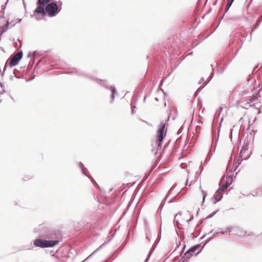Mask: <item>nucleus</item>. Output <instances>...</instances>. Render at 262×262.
<instances>
[{
	"label": "nucleus",
	"mask_w": 262,
	"mask_h": 262,
	"mask_svg": "<svg viewBox=\"0 0 262 262\" xmlns=\"http://www.w3.org/2000/svg\"><path fill=\"white\" fill-rule=\"evenodd\" d=\"M11 26L9 28L13 27L15 25V23L12 24V22H11Z\"/></svg>",
	"instance_id": "bf43d9fd"
},
{
	"label": "nucleus",
	"mask_w": 262,
	"mask_h": 262,
	"mask_svg": "<svg viewBox=\"0 0 262 262\" xmlns=\"http://www.w3.org/2000/svg\"><path fill=\"white\" fill-rule=\"evenodd\" d=\"M43 9L44 8L42 6H41L40 5H38V6L34 11V15H35V14H41L42 12L43 11Z\"/></svg>",
	"instance_id": "f3484780"
},
{
	"label": "nucleus",
	"mask_w": 262,
	"mask_h": 262,
	"mask_svg": "<svg viewBox=\"0 0 262 262\" xmlns=\"http://www.w3.org/2000/svg\"><path fill=\"white\" fill-rule=\"evenodd\" d=\"M218 211H219V210H217L213 212L212 213H211V214L208 215L206 217H205L204 219V220H207V219H209L212 217Z\"/></svg>",
	"instance_id": "cd10ccee"
},
{
	"label": "nucleus",
	"mask_w": 262,
	"mask_h": 262,
	"mask_svg": "<svg viewBox=\"0 0 262 262\" xmlns=\"http://www.w3.org/2000/svg\"><path fill=\"white\" fill-rule=\"evenodd\" d=\"M34 232L39 234V237L41 238L33 240L35 247L40 248H53L59 243L56 232L51 230L44 224L39 225L34 229Z\"/></svg>",
	"instance_id": "f257e3e1"
},
{
	"label": "nucleus",
	"mask_w": 262,
	"mask_h": 262,
	"mask_svg": "<svg viewBox=\"0 0 262 262\" xmlns=\"http://www.w3.org/2000/svg\"><path fill=\"white\" fill-rule=\"evenodd\" d=\"M204 81V78L203 77H202L200 80H199L198 83L200 84L202 83Z\"/></svg>",
	"instance_id": "a18cd8bd"
},
{
	"label": "nucleus",
	"mask_w": 262,
	"mask_h": 262,
	"mask_svg": "<svg viewBox=\"0 0 262 262\" xmlns=\"http://www.w3.org/2000/svg\"><path fill=\"white\" fill-rule=\"evenodd\" d=\"M191 234V235H192V238L193 239L195 238L198 236V235H194L193 233H192Z\"/></svg>",
	"instance_id": "864d4df0"
},
{
	"label": "nucleus",
	"mask_w": 262,
	"mask_h": 262,
	"mask_svg": "<svg viewBox=\"0 0 262 262\" xmlns=\"http://www.w3.org/2000/svg\"><path fill=\"white\" fill-rule=\"evenodd\" d=\"M180 244H181V243H180V242H179V245L174 249V250L173 251V252L172 253H173L177 250V247H178L180 245Z\"/></svg>",
	"instance_id": "6e6d98bb"
},
{
	"label": "nucleus",
	"mask_w": 262,
	"mask_h": 262,
	"mask_svg": "<svg viewBox=\"0 0 262 262\" xmlns=\"http://www.w3.org/2000/svg\"><path fill=\"white\" fill-rule=\"evenodd\" d=\"M245 234H247L248 236L254 235H255L253 232H250V233L247 234V231L245 232Z\"/></svg>",
	"instance_id": "49530a36"
},
{
	"label": "nucleus",
	"mask_w": 262,
	"mask_h": 262,
	"mask_svg": "<svg viewBox=\"0 0 262 262\" xmlns=\"http://www.w3.org/2000/svg\"><path fill=\"white\" fill-rule=\"evenodd\" d=\"M165 126L166 122L165 123L161 122L158 129L156 144L158 146H161L162 143L166 136V130L165 129Z\"/></svg>",
	"instance_id": "f03ea898"
},
{
	"label": "nucleus",
	"mask_w": 262,
	"mask_h": 262,
	"mask_svg": "<svg viewBox=\"0 0 262 262\" xmlns=\"http://www.w3.org/2000/svg\"><path fill=\"white\" fill-rule=\"evenodd\" d=\"M223 106L221 105L218 110L216 111V112L215 113V115H217L218 117L220 116V113L222 112L223 110Z\"/></svg>",
	"instance_id": "c756f323"
},
{
	"label": "nucleus",
	"mask_w": 262,
	"mask_h": 262,
	"mask_svg": "<svg viewBox=\"0 0 262 262\" xmlns=\"http://www.w3.org/2000/svg\"><path fill=\"white\" fill-rule=\"evenodd\" d=\"M177 198V196L173 197L172 199H170L169 201H168V203H172Z\"/></svg>",
	"instance_id": "ea45409f"
},
{
	"label": "nucleus",
	"mask_w": 262,
	"mask_h": 262,
	"mask_svg": "<svg viewBox=\"0 0 262 262\" xmlns=\"http://www.w3.org/2000/svg\"><path fill=\"white\" fill-rule=\"evenodd\" d=\"M41 14L42 15V16L43 17L44 16H46V15H47V13H46V12L45 11V9H43V11L42 12V13H41Z\"/></svg>",
	"instance_id": "79ce46f5"
},
{
	"label": "nucleus",
	"mask_w": 262,
	"mask_h": 262,
	"mask_svg": "<svg viewBox=\"0 0 262 262\" xmlns=\"http://www.w3.org/2000/svg\"><path fill=\"white\" fill-rule=\"evenodd\" d=\"M247 81L248 83L253 84L256 82V79L255 77H253V72L251 74H249L248 77L247 78Z\"/></svg>",
	"instance_id": "4468645a"
},
{
	"label": "nucleus",
	"mask_w": 262,
	"mask_h": 262,
	"mask_svg": "<svg viewBox=\"0 0 262 262\" xmlns=\"http://www.w3.org/2000/svg\"><path fill=\"white\" fill-rule=\"evenodd\" d=\"M70 73H71V74L75 73L77 75H78V76H82V77H85V78L92 79V80L96 81L97 83H99V82H100L101 81H103V82L105 81V80H101L100 79L94 78V77L90 76L88 74L85 73V72H84L82 70H79V69H75V68L74 69V72H71Z\"/></svg>",
	"instance_id": "20e7f679"
},
{
	"label": "nucleus",
	"mask_w": 262,
	"mask_h": 262,
	"mask_svg": "<svg viewBox=\"0 0 262 262\" xmlns=\"http://www.w3.org/2000/svg\"><path fill=\"white\" fill-rule=\"evenodd\" d=\"M161 91H162V92L164 94V96H166V93L163 90H161Z\"/></svg>",
	"instance_id": "338daca9"
},
{
	"label": "nucleus",
	"mask_w": 262,
	"mask_h": 262,
	"mask_svg": "<svg viewBox=\"0 0 262 262\" xmlns=\"http://www.w3.org/2000/svg\"><path fill=\"white\" fill-rule=\"evenodd\" d=\"M200 174H201V172H199L196 171L195 173V177H196L197 175H200Z\"/></svg>",
	"instance_id": "680f3d73"
},
{
	"label": "nucleus",
	"mask_w": 262,
	"mask_h": 262,
	"mask_svg": "<svg viewBox=\"0 0 262 262\" xmlns=\"http://www.w3.org/2000/svg\"><path fill=\"white\" fill-rule=\"evenodd\" d=\"M31 56V52H29L28 53V55L27 56L28 57H30V56Z\"/></svg>",
	"instance_id": "69168bd1"
},
{
	"label": "nucleus",
	"mask_w": 262,
	"mask_h": 262,
	"mask_svg": "<svg viewBox=\"0 0 262 262\" xmlns=\"http://www.w3.org/2000/svg\"><path fill=\"white\" fill-rule=\"evenodd\" d=\"M222 120H223V117L221 118V122H222ZM221 127V122H220L217 126V133L216 136H215L214 135V128L213 127V124H212L211 133H212V141H213L214 138H215V145L214 147V150H215V147L217 145V143L218 140H219V137Z\"/></svg>",
	"instance_id": "39448f33"
},
{
	"label": "nucleus",
	"mask_w": 262,
	"mask_h": 262,
	"mask_svg": "<svg viewBox=\"0 0 262 262\" xmlns=\"http://www.w3.org/2000/svg\"><path fill=\"white\" fill-rule=\"evenodd\" d=\"M114 256V257L113 258H112V259H114L117 256V254H116L115 253H113L112 255L110 256V257L109 258H111V257H112Z\"/></svg>",
	"instance_id": "c03bdc74"
},
{
	"label": "nucleus",
	"mask_w": 262,
	"mask_h": 262,
	"mask_svg": "<svg viewBox=\"0 0 262 262\" xmlns=\"http://www.w3.org/2000/svg\"><path fill=\"white\" fill-rule=\"evenodd\" d=\"M34 79V77H31V78H30L29 79H26V81H27V82H28V81H30L32 80H33V79Z\"/></svg>",
	"instance_id": "de8ad7c7"
},
{
	"label": "nucleus",
	"mask_w": 262,
	"mask_h": 262,
	"mask_svg": "<svg viewBox=\"0 0 262 262\" xmlns=\"http://www.w3.org/2000/svg\"><path fill=\"white\" fill-rule=\"evenodd\" d=\"M233 228V227L232 226H228L226 227V230L228 231L229 234L230 233H231L232 231V229Z\"/></svg>",
	"instance_id": "72a5a7b5"
},
{
	"label": "nucleus",
	"mask_w": 262,
	"mask_h": 262,
	"mask_svg": "<svg viewBox=\"0 0 262 262\" xmlns=\"http://www.w3.org/2000/svg\"><path fill=\"white\" fill-rule=\"evenodd\" d=\"M212 155V151H211V150L209 151V153H208V156L210 157L211 155Z\"/></svg>",
	"instance_id": "4d7b16f0"
},
{
	"label": "nucleus",
	"mask_w": 262,
	"mask_h": 262,
	"mask_svg": "<svg viewBox=\"0 0 262 262\" xmlns=\"http://www.w3.org/2000/svg\"><path fill=\"white\" fill-rule=\"evenodd\" d=\"M220 234V232H219V231L217 232H214L212 235L211 236H210L209 238H208L207 239V241L205 242V244L203 246V247H202V248L201 249V250L200 251H199L196 253V255L199 254L203 250V249L204 248V246H205V245L207 243V242L208 241H209L210 240L211 238H212V237L215 236H217L218 235H219Z\"/></svg>",
	"instance_id": "ddd939ff"
},
{
	"label": "nucleus",
	"mask_w": 262,
	"mask_h": 262,
	"mask_svg": "<svg viewBox=\"0 0 262 262\" xmlns=\"http://www.w3.org/2000/svg\"><path fill=\"white\" fill-rule=\"evenodd\" d=\"M178 216H181V212H179V213H178L174 216V220H173V223H176L177 224V226H178V225L180 224V223L179 222V220L178 219H177V217ZM178 229H180L179 227L178 226L177 227Z\"/></svg>",
	"instance_id": "412c9836"
},
{
	"label": "nucleus",
	"mask_w": 262,
	"mask_h": 262,
	"mask_svg": "<svg viewBox=\"0 0 262 262\" xmlns=\"http://www.w3.org/2000/svg\"><path fill=\"white\" fill-rule=\"evenodd\" d=\"M206 220H204V219H203L202 220H201L199 224H198L197 226L196 227V228L199 227L200 226H201L203 223L204 222V221H205Z\"/></svg>",
	"instance_id": "c9c22d12"
},
{
	"label": "nucleus",
	"mask_w": 262,
	"mask_h": 262,
	"mask_svg": "<svg viewBox=\"0 0 262 262\" xmlns=\"http://www.w3.org/2000/svg\"><path fill=\"white\" fill-rule=\"evenodd\" d=\"M33 247L32 246H30V247L28 248L27 249L29 250H33Z\"/></svg>",
	"instance_id": "052dcab7"
},
{
	"label": "nucleus",
	"mask_w": 262,
	"mask_h": 262,
	"mask_svg": "<svg viewBox=\"0 0 262 262\" xmlns=\"http://www.w3.org/2000/svg\"><path fill=\"white\" fill-rule=\"evenodd\" d=\"M11 26L9 28L13 27L15 25V23L12 24V22H11Z\"/></svg>",
	"instance_id": "13d9d810"
},
{
	"label": "nucleus",
	"mask_w": 262,
	"mask_h": 262,
	"mask_svg": "<svg viewBox=\"0 0 262 262\" xmlns=\"http://www.w3.org/2000/svg\"><path fill=\"white\" fill-rule=\"evenodd\" d=\"M246 150H248V149L246 148L245 147L243 146L242 149H241L239 154V158H242L243 156V155L245 154Z\"/></svg>",
	"instance_id": "393cba45"
},
{
	"label": "nucleus",
	"mask_w": 262,
	"mask_h": 262,
	"mask_svg": "<svg viewBox=\"0 0 262 262\" xmlns=\"http://www.w3.org/2000/svg\"><path fill=\"white\" fill-rule=\"evenodd\" d=\"M9 0H7L5 4L4 5H2V9L1 11V12L3 14H4L5 9V6L7 4Z\"/></svg>",
	"instance_id": "473e14b6"
},
{
	"label": "nucleus",
	"mask_w": 262,
	"mask_h": 262,
	"mask_svg": "<svg viewBox=\"0 0 262 262\" xmlns=\"http://www.w3.org/2000/svg\"><path fill=\"white\" fill-rule=\"evenodd\" d=\"M172 189H173V187H172L170 188V190H169V191H170V190H171ZM169 192H168V193H167V194L166 195V196H165V197L163 199V200L162 201L161 203L160 206V207H163V206L164 205V204H165V202H166V199H167V198L168 197V194H169Z\"/></svg>",
	"instance_id": "a878e982"
},
{
	"label": "nucleus",
	"mask_w": 262,
	"mask_h": 262,
	"mask_svg": "<svg viewBox=\"0 0 262 262\" xmlns=\"http://www.w3.org/2000/svg\"><path fill=\"white\" fill-rule=\"evenodd\" d=\"M46 8L50 17L56 16L61 10V7L58 6L57 2H52L47 4Z\"/></svg>",
	"instance_id": "7ed1b4c3"
},
{
	"label": "nucleus",
	"mask_w": 262,
	"mask_h": 262,
	"mask_svg": "<svg viewBox=\"0 0 262 262\" xmlns=\"http://www.w3.org/2000/svg\"><path fill=\"white\" fill-rule=\"evenodd\" d=\"M23 53L22 51H20L18 52L16 55L14 56V57L19 61L20 59L23 58Z\"/></svg>",
	"instance_id": "4be33fe9"
},
{
	"label": "nucleus",
	"mask_w": 262,
	"mask_h": 262,
	"mask_svg": "<svg viewBox=\"0 0 262 262\" xmlns=\"http://www.w3.org/2000/svg\"><path fill=\"white\" fill-rule=\"evenodd\" d=\"M173 262H181L180 260L179 259V256H176L174 257Z\"/></svg>",
	"instance_id": "e433bc0d"
},
{
	"label": "nucleus",
	"mask_w": 262,
	"mask_h": 262,
	"mask_svg": "<svg viewBox=\"0 0 262 262\" xmlns=\"http://www.w3.org/2000/svg\"><path fill=\"white\" fill-rule=\"evenodd\" d=\"M229 186V184L227 181H226L224 184H223L221 187L219 188L217 190H219V191L220 192L221 191H222L226 188H227Z\"/></svg>",
	"instance_id": "aec40b11"
},
{
	"label": "nucleus",
	"mask_w": 262,
	"mask_h": 262,
	"mask_svg": "<svg viewBox=\"0 0 262 262\" xmlns=\"http://www.w3.org/2000/svg\"><path fill=\"white\" fill-rule=\"evenodd\" d=\"M219 232H220V234H225V231L223 230Z\"/></svg>",
	"instance_id": "0e129e2a"
},
{
	"label": "nucleus",
	"mask_w": 262,
	"mask_h": 262,
	"mask_svg": "<svg viewBox=\"0 0 262 262\" xmlns=\"http://www.w3.org/2000/svg\"><path fill=\"white\" fill-rule=\"evenodd\" d=\"M78 165H79V167H80V168L81 169V171H82V173L86 176L87 177H88L90 180L91 181H92V182L93 183V184L94 185H95V186H97L98 187H99V186L97 184V183L96 182V181L94 180V179L90 175H88L85 172V170H86V168H85L84 167V165L81 162H79L78 163Z\"/></svg>",
	"instance_id": "0eeeda50"
},
{
	"label": "nucleus",
	"mask_w": 262,
	"mask_h": 262,
	"mask_svg": "<svg viewBox=\"0 0 262 262\" xmlns=\"http://www.w3.org/2000/svg\"><path fill=\"white\" fill-rule=\"evenodd\" d=\"M234 0H227V1L229 2V3H233Z\"/></svg>",
	"instance_id": "e2e57ef3"
},
{
	"label": "nucleus",
	"mask_w": 262,
	"mask_h": 262,
	"mask_svg": "<svg viewBox=\"0 0 262 262\" xmlns=\"http://www.w3.org/2000/svg\"><path fill=\"white\" fill-rule=\"evenodd\" d=\"M57 5L58 7H61V6L62 5V1H59L58 2H57Z\"/></svg>",
	"instance_id": "a19ab883"
},
{
	"label": "nucleus",
	"mask_w": 262,
	"mask_h": 262,
	"mask_svg": "<svg viewBox=\"0 0 262 262\" xmlns=\"http://www.w3.org/2000/svg\"><path fill=\"white\" fill-rule=\"evenodd\" d=\"M201 246V244H196L194 246H192L190 249L186 251V254H188V255H190V256H192L193 253H194L195 251L199 249Z\"/></svg>",
	"instance_id": "1a4fd4ad"
},
{
	"label": "nucleus",
	"mask_w": 262,
	"mask_h": 262,
	"mask_svg": "<svg viewBox=\"0 0 262 262\" xmlns=\"http://www.w3.org/2000/svg\"><path fill=\"white\" fill-rule=\"evenodd\" d=\"M213 77V74L212 73L210 74V75L208 78L207 80L204 82V86H205L207 84V83L211 80Z\"/></svg>",
	"instance_id": "7c9ffc66"
},
{
	"label": "nucleus",
	"mask_w": 262,
	"mask_h": 262,
	"mask_svg": "<svg viewBox=\"0 0 262 262\" xmlns=\"http://www.w3.org/2000/svg\"><path fill=\"white\" fill-rule=\"evenodd\" d=\"M35 19L37 20H39L41 19V17H39L37 16H35Z\"/></svg>",
	"instance_id": "603ef678"
},
{
	"label": "nucleus",
	"mask_w": 262,
	"mask_h": 262,
	"mask_svg": "<svg viewBox=\"0 0 262 262\" xmlns=\"http://www.w3.org/2000/svg\"><path fill=\"white\" fill-rule=\"evenodd\" d=\"M101 85L103 87H104L106 89L110 90V91H111L112 95L111 96V102H113L115 99V96L117 95V94H118L116 88L114 86L110 85L108 84H104V83L101 84Z\"/></svg>",
	"instance_id": "423d86ee"
},
{
	"label": "nucleus",
	"mask_w": 262,
	"mask_h": 262,
	"mask_svg": "<svg viewBox=\"0 0 262 262\" xmlns=\"http://www.w3.org/2000/svg\"><path fill=\"white\" fill-rule=\"evenodd\" d=\"M32 67V64H30V63L29 64L28 66V68H27V69H31Z\"/></svg>",
	"instance_id": "5fc2aeb1"
},
{
	"label": "nucleus",
	"mask_w": 262,
	"mask_h": 262,
	"mask_svg": "<svg viewBox=\"0 0 262 262\" xmlns=\"http://www.w3.org/2000/svg\"><path fill=\"white\" fill-rule=\"evenodd\" d=\"M137 100V96L136 95H134L132 97V102L131 103L130 107L133 106V109L134 110L135 108H136V106L134 104V102H136Z\"/></svg>",
	"instance_id": "bb28decb"
},
{
	"label": "nucleus",
	"mask_w": 262,
	"mask_h": 262,
	"mask_svg": "<svg viewBox=\"0 0 262 262\" xmlns=\"http://www.w3.org/2000/svg\"><path fill=\"white\" fill-rule=\"evenodd\" d=\"M213 77V74L212 73L210 74V75L208 78L207 80L204 82V86H205L207 84V83L211 80Z\"/></svg>",
	"instance_id": "2f4dec72"
},
{
	"label": "nucleus",
	"mask_w": 262,
	"mask_h": 262,
	"mask_svg": "<svg viewBox=\"0 0 262 262\" xmlns=\"http://www.w3.org/2000/svg\"><path fill=\"white\" fill-rule=\"evenodd\" d=\"M102 246V245H101L100 247H99L98 248H97L96 250H95L90 255H89L86 259H85L84 260H83V261H82L81 262H84L85 261L90 257H91V256H92L93 255H94L95 253H96L101 248V247Z\"/></svg>",
	"instance_id": "c85d7f7f"
},
{
	"label": "nucleus",
	"mask_w": 262,
	"mask_h": 262,
	"mask_svg": "<svg viewBox=\"0 0 262 262\" xmlns=\"http://www.w3.org/2000/svg\"><path fill=\"white\" fill-rule=\"evenodd\" d=\"M182 129H183V126H182L178 130V131L177 132V134L178 135H179L180 134H181L182 132Z\"/></svg>",
	"instance_id": "58836bf2"
},
{
	"label": "nucleus",
	"mask_w": 262,
	"mask_h": 262,
	"mask_svg": "<svg viewBox=\"0 0 262 262\" xmlns=\"http://www.w3.org/2000/svg\"><path fill=\"white\" fill-rule=\"evenodd\" d=\"M185 245L184 244L183 245V247L182 248V250H181V251L180 252V255L183 253L184 252V250H185Z\"/></svg>",
	"instance_id": "37998d69"
},
{
	"label": "nucleus",
	"mask_w": 262,
	"mask_h": 262,
	"mask_svg": "<svg viewBox=\"0 0 262 262\" xmlns=\"http://www.w3.org/2000/svg\"><path fill=\"white\" fill-rule=\"evenodd\" d=\"M216 67L217 73L222 74L226 69L227 65H222L221 63H216Z\"/></svg>",
	"instance_id": "9d476101"
},
{
	"label": "nucleus",
	"mask_w": 262,
	"mask_h": 262,
	"mask_svg": "<svg viewBox=\"0 0 262 262\" xmlns=\"http://www.w3.org/2000/svg\"><path fill=\"white\" fill-rule=\"evenodd\" d=\"M21 73V71L19 70H18L16 69H15L13 71V74L14 75V76L19 79H23L24 78V76H20L19 74Z\"/></svg>",
	"instance_id": "a211bd4d"
},
{
	"label": "nucleus",
	"mask_w": 262,
	"mask_h": 262,
	"mask_svg": "<svg viewBox=\"0 0 262 262\" xmlns=\"http://www.w3.org/2000/svg\"><path fill=\"white\" fill-rule=\"evenodd\" d=\"M10 25V23L9 22V20H7V21H6V26L5 27H9V26Z\"/></svg>",
	"instance_id": "3c124183"
},
{
	"label": "nucleus",
	"mask_w": 262,
	"mask_h": 262,
	"mask_svg": "<svg viewBox=\"0 0 262 262\" xmlns=\"http://www.w3.org/2000/svg\"><path fill=\"white\" fill-rule=\"evenodd\" d=\"M191 256H190V255H188V254H186V252L184 253L183 257H182V259H183V260L181 262H187Z\"/></svg>",
	"instance_id": "6ab92c4d"
},
{
	"label": "nucleus",
	"mask_w": 262,
	"mask_h": 262,
	"mask_svg": "<svg viewBox=\"0 0 262 262\" xmlns=\"http://www.w3.org/2000/svg\"><path fill=\"white\" fill-rule=\"evenodd\" d=\"M202 161H201V165H200V169H201V171H202L203 170V169H204V168H203V167L202 166Z\"/></svg>",
	"instance_id": "8fccbe9b"
},
{
	"label": "nucleus",
	"mask_w": 262,
	"mask_h": 262,
	"mask_svg": "<svg viewBox=\"0 0 262 262\" xmlns=\"http://www.w3.org/2000/svg\"><path fill=\"white\" fill-rule=\"evenodd\" d=\"M261 21H262V16H260L257 19V20L254 25V28L252 29L251 33H250L251 35L252 34V33L258 27V26H259Z\"/></svg>",
	"instance_id": "f8f14e48"
},
{
	"label": "nucleus",
	"mask_w": 262,
	"mask_h": 262,
	"mask_svg": "<svg viewBox=\"0 0 262 262\" xmlns=\"http://www.w3.org/2000/svg\"><path fill=\"white\" fill-rule=\"evenodd\" d=\"M222 198L223 194L219 191V190H217L215 193V194L212 198L213 204H215L218 202H219L222 199Z\"/></svg>",
	"instance_id": "6e6552de"
},
{
	"label": "nucleus",
	"mask_w": 262,
	"mask_h": 262,
	"mask_svg": "<svg viewBox=\"0 0 262 262\" xmlns=\"http://www.w3.org/2000/svg\"><path fill=\"white\" fill-rule=\"evenodd\" d=\"M200 189L201 190V192H202V194H203V199H202V205H203V204H204V203L205 202V201L206 197L207 196V194H206V193L205 192V191L204 190L202 189L201 186H200Z\"/></svg>",
	"instance_id": "b1692460"
},
{
	"label": "nucleus",
	"mask_w": 262,
	"mask_h": 262,
	"mask_svg": "<svg viewBox=\"0 0 262 262\" xmlns=\"http://www.w3.org/2000/svg\"><path fill=\"white\" fill-rule=\"evenodd\" d=\"M204 85L203 86H200L196 90V91L195 92L194 94L196 95L198 94V93L202 90V89L204 87Z\"/></svg>",
	"instance_id": "f704fd0d"
},
{
	"label": "nucleus",
	"mask_w": 262,
	"mask_h": 262,
	"mask_svg": "<svg viewBox=\"0 0 262 262\" xmlns=\"http://www.w3.org/2000/svg\"><path fill=\"white\" fill-rule=\"evenodd\" d=\"M10 79L11 80H13V77L12 76H10Z\"/></svg>",
	"instance_id": "774afa93"
},
{
	"label": "nucleus",
	"mask_w": 262,
	"mask_h": 262,
	"mask_svg": "<svg viewBox=\"0 0 262 262\" xmlns=\"http://www.w3.org/2000/svg\"><path fill=\"white\" fill-rule=\"evenodd\" d=\"M233 3H229V2L227 1V5L226 6L225 9V12L223 15L221 16V17L220 18V21H221V20L223 18L225 14L227 12V11L229 10V8L231 6Z\"/></svg>",
	"instance_id": "2eb2a0df"
},
{
	"label": "nucleus",
	"mask_w": 262,
	"mask_h": 262,
	"mask_svg": "<svg viewBox=\"0 0 262 262\" xmlns=\"http://www.w3.org/2000/svg\"><path fill=\"white\" fill-rule=\"evenodd\" d=\"M159 242L158 241H156L154 243V244L152 245V247L151 248L149 253H148V254L147 256V257L146 258L144 262H147V261H148L152 253L153 252V251L155 250L156 247H157V245H158Z\"/></svg>",
	"instance_id": "9b49d317"
},
{
	"label": "nucleus",
	"mask_w": 262,
	"mask_h": 262,
	"mask_svg": "<svg viewBox=\"0 0 262 262\" xmlns=\"http://www.w3.org/2000/svg\"><path fill=\"white\" fill-rule=\"evenodd\" d=\"M19 62L18 60L16 59L14 57L10 61L9 66L10 67L15 66Z\"/></svg>",
	"instance_id": "dca6fc26"
},
{
	"label": "nucleus",
	"mask_w": 262,
	"mask_h": 262,
	"mask_svg": "<svg viewBox=\"0 0 262 262\" xmlns=\"http://www.w3.org/2000/svg\"><path fill=\"white\" fill-rule=\"evenodd\" d=\"M193 219V216H191L190 217V218L187 221V222L189 223L190 222H191V221H192Z\"/></svg>",
	"instance_id": "09e8293b"
},
{
	"label": "nucleus",
	"mask_w": 262,
	"mask_h": 262,
	"mask_svg": "<svg viewBox=\"0 0 262 262\" xmlns=\"http://www.w3.org/2000/svg\"><path fill=\"white\" fill-rule=\"evenodd\" d=\"M200 129H201V127H200V126H198V125H197V126H196V127H195V132H196V133H199V132H200Z\"/></svg>",
	"instance_id": "4c0bfd02"
},
{
	"label": "nucleus",
	"mask_w": 262,
	"mask_h": 262,
	"mask_svg": "<svg viewBox=\"0 0 262 262\" xmlns=\"http://www.w3.org/2000/svg\"><path fill=\"white\" fill-rule=\"evenodd\" d=\"M241 161L238 159L236 162H234L232 167V169H234V171H235L237 167L239 166V165L241 164Z\"/></svg>",
	"instance_id": "5701e85b"
}]
</instances>
